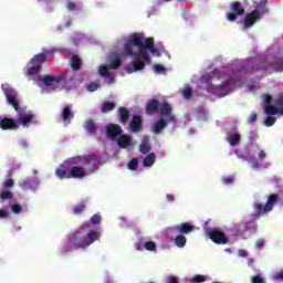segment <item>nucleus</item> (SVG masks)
<instances>
[{"label":"nucleus","mask_w":283,"mask_h":283,"mask_svg":"<svg viewBox=\"0 0 283 283\" xmlns=\"http://www.w3.org/2000/svg\"><path fill=\"white\" fill-rule=\"evenodd\" d=\"M124 54L133 59L130 65L127 66V74H134V72H140L145 70V63H151V54H156L158 49L154 44V38H147L142 33H132L124 44Z\"/></svg>","instance_id":"obj_1"},{"label":"nucleus","mask_w":283,"mask_h":283,"mask_svg":"<svg viewBox=\"0 0 283 283\" xmlns=\"http://www.w3.org/2000/svg\"><path fill=\"white\" fill-rule=\"evenodd\" d=\"M90 222H86L78 230L69 234V251L91 247L101 238V234L94 230L85 233V230L90 229Z\"/></svg>","instance_id":"obj_2"},{"label":"nucleus","mask_w":283,"mask_h":283,"mask_svg":"<svg viewBox=\"0 0 283 283\" xmlns=\"http://www.w3.org/2000/svg\"><path fill=\"white\" fill-rule=\"evenodd\" d=\"M213 78H222V72L218 69H214L212 72L205 74L201 77V81L208 85V90H213L220 97L227 96V94H231V90H233V87L237 85L235 80L233 78H230L221 85H213V83H211Z\"/></svg>","instance_id":"obj_3"},{"label":"nucleus","mask_w":283,"mask_h":283,"mask_svg":"<svg viewBox=\"0 0 283 283\" xmlns=\"http://www.w3.org/2000/svg\"><path fill=\"white\" fill-rule=\"evenodd\" d=\"M40 83H43L45 87H51L53 92L65 90L74 81V77L70 76V72L62 71L57 75H44L38 78Z\"/></svg>","instance_id":"obj_4"},{"label":"nucleus","mask_w":283,"mask_h":283,"mask_svg":"<svg viewBox=\"0 0 283 283\" xmlns=\"http://www.w3.org/2000/svg\"><path fill=\"white\" fill-rule=\"evenodd\" d=\"M255 72H264L265 74H273V72H283V57L273 56L262 60L258 64H253L250 69V74Z\"/></svg>","instance_id":"obj_5"},{"label":"nucleus","mask_w":283,"mask_h":283,"mask_svg":"<svg viewBox=\"0 0 283 283\" xmlns=\"http://www.w3.org/2000/svg\"><path fill=\"white\" fill-rule=\"evenodd\" d=\"M160 113L161 116H168L169 120H176V115H174V108L171 104L168 102H164L160 104L158 99L153 98L146 105V114L148 116H154V114Z\"/></svg>","instance_id":"obj_6"},{"label":"nucleus","mask_w":283,"mask_h":283,"mask_svg":"<svg viewBox=\"0 0 283 283\" xmlns=\"http://www.w3.org/2000/svg\"><path fill=\"white\" fill-rule=\"evenodd\" d=\"M1 90L7 98L8 104L12 105L13 109H19V93L17 92V90L11 87L10 84H2Z\"/></svg>","instance_id":"obj_7"},{"label":"nucleus","mask_w":283,"mask_h":283,"mask_svg":"<svg viewBox=\"0 0 283 283\" xmlns=\"http://www.w3.org/2000/svg\"><path fill=\"white\" fill-rule=\"evenodd\" d=\"M269 10H260V9H254L251 13L247 14L244 20H243V25L245 30H249V28H253L258 21L262 19L263 14H266Z\"/></svg>","instance_id":"obj_8"},{"label":"nucleus","mask_w":283,"mask_h":283,"mask_svg":"<svg viewBox=\"0 0 283 283\" xmlns=\"http://www.w3.org/2000/svg\"><path fill=\"white\" fill-rule=\"evenodd\" d=\"M230 11L227 13V19L230 22L237 21L238 17H242L245 12L244 6L240 1H233L230 3Z\"/></svg>","instance_id":"obj_9"},{"label":"nucleus","mask_w":283,"mask_h":283,"mask_svg":"<svg viewBox=\"0 0 283 283\" xmlns=\"http://www.w3.org/2000/svg\"><path fill=\"white\" fill-rule=\"evenodd\" d=\"M15 111L18 113V118L15 120V123H18V127L19 125H22V127H30V124L34 122V114H32V112L23 111L21 106Z\"/></svg>","instance_id":"obj_10"},{"label":"nucleus","mask_w":283,"mask_h":283,"mask_svg":"<svg viewBox=\"0 0 283 283\" xmlns=\"http://www.w3.org/2000/svg\"><path fill=\"white\" fill-rule=\"evenodd\" d=\"M208 237L214 244H229V238H227V234L218 228L210 229L208 231Z\"/></svg>","instance_id":"obj_11"},{"label":"nucleus","mask_w":283,"mask_h":283,"mask_svg":"<svg viewBox=\"0 0 283 283\" xmlns=\"http://www.w3.org/2000/svg\"><path fill=\"white\" fill-rule=\"evenodd\" d=\"M19 185L24 191H36L39 187V179L35 177H29L20 181Z\"/></svg>","instance_id":"obj_12"},{"label":"nucleus","mask_w":283,"mask_h":283,"mask_svg":"<svg viewBox=\"0 0 283 283\" xmlns=\"http://www.w3.org/2000/svg\"><path fill=\"white\" fill-rule=\"evenodd\" d=\"M169 123H176L175 120H169V116H161L154 125H153V132L154 134H161L163 129H165Z\"/></svg>","instance_id":"obj_13"},{"label":"nucleus","mask_w":283,"mask_h":283,"mask_svg":"<svg viewBox=\"0 0 283 283\" xmlns=\"http://www.w3.org/2000/svg\"><path fill=\"white\" fill-rule=\"evenodd\" d=\"M0 129H2V132L19 129V123L10 117L0 116Z\"/></svg>","instance_id":"obj_14"},{"label":"nucleus","mask_w":283,"mask_h":283,"mask_svg":"<svg viewBox=\"0 0 283 283\" xmlns=\"http://www.w3.org/2000/svg\"><path fill=\"white\" fill-rule=\"evenodd\" d=\"M106 134L111 140H116L117 136L123 134V128L118 124H108L106 126Z\"/></svg>","instance_id":"obj_15"},{"label":"nucleus","mask_w":283,"mask_h":283,"mask_svg":"<svg viewBox=\"0 0 283 283\" xmlns=\"http://www.w3.org/2000/svg\"><path fill=\"white\" fill-rule=\"evenodd\" d=\"M172 229L181 235H189V233H193V231H196V227L189 222L180 223L175 226Z\"/></svg>","instance_id":"obj_16"},{"label":"nucleus","mask_w":283,"mask_h":283,"mask_svg":"<svg viewBox=\"0 0 283 283\" xmlns=\"http://www.w3.org/2000/svg\"><path fill=\"white\" fill-rule=\"evenodd\" d=\"M253 209H254V213L251 214V218H253L254 220H260V218H262V216H264V213H271L270 211L265 210L266 206H264L260 202H254Z\"/></svg>","instance_id":"obj_17"},{"label":"nucleus","mask_w":283,"mask_h":283,"mask_svg":"<svg viewBox=\"0 0 283 283\" xmlns=\"http://www.w3.org/2000/svg\"><path fill=\"white\" fill-rule=\"evenodd\" d=\"M87 176V172L85 171V168L81 166H73L70 168V178H75V179H83Z\"/></svg>","instance_id":"obj_18"},{"label":"nucleus","mask_w":283,"mask_h":283,"mask_svg":"<svg viewBox=\"0 0 283 283\" xmlns=\"http://www.w3.org/2000/svg\"><path fill=\"white\" fill-rule=\"evenodd\" d=\"M129 127H130V132L135 134L140 132L143 129V116L134 115L130 120Z\"/></svg>","instance_id":"obj_19"},{"label":"nucleus","mask_w":283,"mask_h":283,"mask_svg":"<svg viewBox=\"0 0 283 283\" xmlns=\"http://www.w3.org/2000/svg\"><path fill=\"white\" fill-rule=\"evenodd\" d=\"M48 61V55L44 53L35 54L30 61L29 65H35V67H39L41 70V65H43Z\"/></svg>","instance_id":"obj_20"},{"label":"nucleus","mask_w":283,"mask_h":283,"mask_svg":"<svg viewBox=\"0 0 283 283\" xmlns=\"http://www.w3.org/2000/svg\"><path fill=\"white\" fill-rule=\"evenodd\" d=\"M61 118L65 125H70V123H72V118H74V112H72V106H65L63 108Z\"/></svg>","instance_id":"obj_21"},{"label":"nucleus","mask_w":283,"mask_h":283,"mask_svg":"<svg viewBox=\"0 0 283 283\" xmlns=\"http://www.w3.org/2000/svg\"><path fill=\"white\" fill-rule=\"evenodd\" d=\"M55 176H57L60 180H70V170L67 172V163L60 165V167L55 170Z\"/></svg>","instance_id":"obj_22"},{"label":"nucleus","mask_w":283,"mask_h":283,"mask_svg":"<svg viewBox=\"0 0 283 283\" xmlns=\"http://www.w3.org/2000/svg\"><path fill=\"white\" fill-rule=\"evenodd\" d=\"M276 202H280V195L272 193L268 197V201L265 203V211H273V207H275Z\"/></svg>","instance_id":"obj_23"},{"label":"nucleus","mask_w":283,"mask_h":283,"mask_svg":"<svg viewBox=\"0 0 283 283\" xmlns=\"http://www.w3.org/2000/svg\"><path fill=\"white\" fill-rule=\"evenodd\" d=\"M119 149H127L132 145V137L129 135H120L117 139Z\"/></svg>","instance_id":"obj_24"},{"label":"nucleus","mask_w":283,"mask_h":283,"mask_svg":"<svg viewBox=\"0 0 283 283\" xmlns=\"http://www.w3.org/2000/svg\"><path fill=\"white\" fill-rule=\"evenodd\" d=\"M264 113L266 116H275L277 114H283V107H275L273 105H264Z\"/></svg>","instance_id":"obj_25"},{"label":"nucleus","mask_w":283,"mask_h":283,"mask_svg":"<svg viewBox=\"0 0 283 283\" xmlns=\"http://www.w3.org/2000/svg\"><path fill=\"white\" fill-rule=\"evenodd\" d=\"M140 154L147 155L151 151V144L149 143V137H144L139 145Z\"/></svg>","instance_id":"obj_26"},{"label":"nucleus","mask_w":283,"mask_h":283,"mask_svg":"<svg viewBox=\"0 0 283 283\" xmlns=\"http://www.w3.org/2000/svg\"><path fill=\"white\" fill-rule=\"evenodd\" d=\"M120 65H123V60L120 59V55H112L111 64L108 65L109 70H118Z\"/></svg>","instance_id":"obj_27"},{"label":"nucleus","mask_w":283,"mask_h":283,"mask_svg":"<svg viewBox=\"0 0 283 283\" xmlns=\"http://www.w3.org/2000/svg\"><path fill=\"white\" fill-rule=\"evenodd\" d=\"M118 114H119V123L125 125V123H127V120H129V109H127L124 106H120L118 108Z\"/></svg>","instance_id":"obj_28"},{"label":"nucleus","mask_w":283,"mask_h":283,"mask_svg":"<svg viewBox=\"0 0 283 283\" xmlns=\"http://www.w3.org/2000/svg\"><path fill=\"white\" fill-rule=\"evenodd\" d=\"M99 75L103 76L104 78H109V84L114 83V75H112V73H109V66H101L99 67Z\"/></svg>","instance_id":"obj_29"},{"label":"nucleus","mask_w":283,"mask_h":283,"mask_svg":"<svg viewBox=\"0 0 283 283\" xmlns=\"http://www.w3.org/2000/svg\"><path fill=\"white\" fill-rule=\"evenodd\" d=\"M84 128L87 134H96V129H98V126H96V123L93 119H87L84 124Z\"/></svg>","instance_id":"obj_30"},{"label":"nucleus","mask_w":283,"mask_h":283,"mask_svg":"<svg viewBox=\"0 0 283 283\" xmlns=\"http://www.w3.org/2000/svg\"><path fill=\"white\" fill-rule=\"evenodd\" d=\"M258 219L252 218L251 221L244 222L247 233H255L258 231V223H255Z\"/></svg>","instance_id":"obj_31"},{"label":"nucleus","mask_w":283,"mask_h":283,"mask_svg":"<svg viewBox=\"0 0 283 283\" xmlns=\"http://www.w3.org/2000/svg\"><path fill=\"white\" fill-rule=\"evenodd\" d=\"M113 109H116V103L109 101L104 102L101 107L102 114H107L108 112H113Z\"/></svg>","instance_id":"obj_32"},{"label":"nucleus","mask_w":283,"mask_h":283,"mask_svg":"<svg viewBox=\"0 0 283 283\" xmlns=\"http://www.w3.org/2000/svg\"><path fill=\"white\" fill-rule=\"evenodd\" d=\"M156 163V154L155 153H150L148 154L144 160H143V165L144 167H153V165Z\"/></svg>","instance_id":"obj_33"},{"label":"nucleus","mask_w":283,"mask_h":283,"mask_svg":"<svg viewBox=\"0 0 283 283\" xmlns=\"http://www.w3.org/2000/svg\"><path fill=\"white\" fill-rule=\"evenodd\" d=\"M175 244L178 249H184L187 244V237L185 234H179L175 238Z\"/></svg>","instance_id":"obj_34"},{"label":"nucleus","mask_w":283,"mask_h":283,"mask_svg":"<svg viewBox=\"0 0 283 283\" xmlns=\"http://www.w3.org/2000/svg\"><path fill=\"white\" fill-rule=\"evenodd\" d=\"M71 67L75 72L81 70V57L78 55H73L71 59Z\"/></svg>","instance_id":"obj_35"},{"label":"nucleus","mask_w":283,"mask_h":283,"mask_svg":"<svg viewBox=\"0 0 283 283\" xmlns=\"http://www.w3.org/2000/svg\"><path fill=\"white\" fill-rule=\"evenodd\" d=\"M39 72H41V69L39 66L32 65L28 69L24 70V74L25 76H36V74H39Z\"/></svg>","instance_id":"obj_36"},{"label":"nucleus","mask_w":283,"mask_h":283,"mask_svg":"<svg viewBox=\"0 0 283 283\" xmlns=\"http://www.w3.org/2000/svg\"><path fill=\"white\" fill-rule=\"evenodd\" d=\"M253 1V6L256 10H269L266 8V3L269 0H252Z\"/></svg>","instance_id":"obj_37"},{"label":"nucleus","mask_w":283,"mask_h":283,"mask_svg":"<svg viewBox=\"0 0 283 283\" xmlns=\"http://www.w3.org/2000/svg\"><path fill=\"white\" fill-rule=\"evenodd\" d=\"M85 211V202L81 201L80 203H76L73 208V213L75 216H78Z\"/></svg>","instance_id":"obj_38"},{"label":"nucleus","mask_w":283,"mask_h":283,"mask_svg":"<svg viewBox=\"0 0 283 283\" xmlns=\"http://www.w3.org/2000/svg\"><path fill=\"white\" fill-rule=\"evenodd\" d=\"M234 231L239 234L247 233V226L244 222L235 223L233 227Z\"/></svg>","instance_id":"obj_39"},{"label":"nucleus","mask_w":283,"mask_h":283,"mask_svg":"<svg viewBox=\"0 0 283 283\" xmlns=\"http://www.w3.org/2000/svg\"><path fill=\"white\" fill-rule=\"evenodd\" d=\"M66 8L70 10V12H74L76 10H81V4H77L76 2L69 0L66 2Z\"/></svg>","instance_id":"obj_40"},{"label":"nucleus","mask_w":283,"mask_h":283,"mask_svg":"<svg viewBox=\"0 0 283 283\" xmlns=\"http://www.w3.org/2000/svg\"><path fill=\"white\" fill-rule=\"evenodd\" d=\"M229 144L232 147H235V145L240 144V133H235L233 134L230 138H229Z\"/></svg>","instance_id":"obj_41"},{"label":"nucleus","mask_w":283,"mask_h":283,"mask_svg":"<svg viewBox=\"0 0 283 283\" xmlns=\"http://www.w3.org/2000/svg\"><path fill=\"white\" fill-rule=\"evenodd\" d=\"M191 283H202V282H207V276L201 275V274H197L195 275L192 279H190Z\"/></svg>","instance_id":"obj_42"},{"label":"nucleus","mask_w":283,"mask_h":283,"mask_svg":"<svg viewBox=\"0 0 283 283\" xmlns=\"http://www.w3.org/2000/svg\"><path fill=\"white\" fill-rule=\"evenodd\" d=\"M144 249H146V251H156V249H157L156 242H154V241H147V242L144 244Z\"/></svg>","instance_id":"obj_43"},{"label":"nucleus","mask_w":283,"mask_h":283,"mask_svg":"<svg viewBox=\"0 0 283 283\" xmlns=\"http://www.w3.org/2000/svg\"><path fill=\"white\" fill-rule=\"evenodd\" d=\"M128 169H130V171H136V169H138V158H133L128 163Z\"/></svg>","instance_id":"obj_44"},{"label":"nucleus","mask_w":283,"mask_h":283,"mask_svg":"<svg viewBox=\"0 0 283 283\" xmlns=\"http://www.w3.org/2000/svg\"><path fill=\"white\" fill-rule=\"evenodd\" d=\"M275 117L269 115L264 120L265 127H273V125H275Z\"/></svg>","instance_id":"obj_45"},{"label":"nucleus","mask_w":283,"mask_h":283,"mask_svg":"<svg viewBox=\"0 0 283 283\" xmlns=\"http://www.w3.org/2000/svg\"><path fill=\"white\" fill-rule=\"evenodd\" d=\"M86 87H87L88 92H96V90H98V87H101V82L90 83Z\"/></svg>","instance_id":"obj_46"},{"label":"nucleus","mask_w":283,"mask_h":283,"mask_svg":"<svg viewBox=\"0 0 283 283\" xmlns=\"http://www.w3.org/2000/svg\"><path fill=\"white\" fill-rule=\"evenodd\" d=\"M154 70L156 74H165V72H167V69H165V66L161 64H154Z\"/></svg>","instance_id":"obj_47"},{"label":"nucleus","mask_w":283,"mask_h":283,"mask_svg":"<svg viewBox=\"0 0 283 283\" xmlns=\"http://www.w3.org/2000/svg\"><path fill=\"white\" fill-rule=\"evenodd\" d=\"M84 163H87L88 165L92 163H96L97 157L96 155H87L83 157Z\"/></svg>","instance_id":"obj_48"},{"label":"nucleus","mask_w":283,"mask_h":283,"mask_svg":"<svg viewBox=\"0 0 283 283\" xmlns=\"http://www.w3.org/2000/svg\"><path fill=\"white\" fill-rule=\"evenodd\" d=\"M0 198L2 200H10V198H12V192H10V190H3L1 193H0Z\"/></svg>","instance_id":"obj_49"},{"label":"nucleus","mask_w":283,"mask_h":283,"mask_svg":"<svg viewBox=\"0 0 283 283\" xmlns=\"http://www.w3.org/2000/svg\"><path fill=\"white\" fill-rule=\"evenodd\" d=\"M101 220H103V218L101 217V214H94V216L91 218L92 224H101Z\"/></svg>","instance_id":"obj_50"},{"label":"nucleus","mask_w":283,"mask_h":283,"mask_svg":"<svg viewBox=\"0 0 283 283\" xmlns=\"http://www.w3.org/2000/svg\"><path fill=\"white\" fill-rule=\"evenodd\" d=\"M11 211H13V213L19 214L21 213V211H23V208L21 207V205L15 203L11 207Z\"/></svg>","instance_id":"obj_51"},{"label":"nucleus","mask_w":283,"mask_h":283,"mask_svg":"<svg viewBox=\"0 0 283 283\" xmlns=\"http://www.w3.org/2000/svg\"><path fill=\"white\" fill-rule=\"evenodd\" d=\"M273 281L274 282H283V271L276 272L273 275Z\"/></svg>","instance_id":"obj_52"},{"label":"nucleus","mask_w":283,"mask_h":283,"mask_svg":"<svg viewBox=\"0 0 283 283\" xmlns=\"http://www.w3.org/2000/svg\"><path fill=\"white\" fill-rule=\"evenodd\" d=\"M184 97L186 98H191V94H193V91L191 90V87L187 86L186 88H184Z\"/></svg>","instance_id":"obj_53"},{"label":"nucleus","mask_w":283,"mask_h":283,"mask_svg":"<svg viewBox=\"0 0 283 283\" xmlns=\"http://www.w3.org/2000/svg\"><path fill=\"white\" fill-rule=\"evenodd\" d=\"M234 181L235 179L233 177H223L221 179V182H223V185H233Z\"/></svg>","instance_id":"obj_54"},{"label":"nucleus","mask_w":283,"mask_h":283,"mask_svg":"<svg viewBox=\"0 0 283 283\" xmlns=\"http://www.w3.org/2000/svg\"><path fill=\"white\" fill-rule=\"evenodd\" d=\"M263 103L264 105H271L273 103V96L269 94L263 95Z\"/></svg>","instance_id":"obj_55"},{"label":"nucleus","mask_w":283,"mask_h":283,"mask_svg":"<svg viewBox=\"0 0 283 283\" xmlns=\"http://www.w3.org/2000/svg\"><path fill=\"white\" fill-rule=\"evenodd\" d=\"M249 163H250V165L252 166L253 169H258V167H260V163H258L255 157H250Z\"/></svg>","instance_id":"obj_56"},{"label":"nucleus","mask_w":283,"mask_h":283,"mask_svg":"<svg viewBox=\"0 0 283 283\" xmlns=\"http://www.w3.org/2000/svg\"><path fill=\"white\" fill-rule=\"evenodd\" d=\"M14 187V180L13 179H7L4 182V189H10Z\"/></svg>","instance_id":"obj_57"},{"label":"nucleus","mask_w":283,"mask_h":283,"mask_svg":"<svg viewBox=\"0 0 283 283\" xmlns=\"http://www.w3.org/2000/svg\"><path fill=\"white\" fill-rule=\"evenodd\" d=\"M252 283H264V279L262 276H252Z\"/></svg>","instance_id":"obj_58"},{"label":"nucleus","mask_w":283,"mask_h":283,"mask_svg":"<svg viewBox=\"0 0 283 283\" xmlns=\"http://www.w3.org/2000/svg\"><path fill=\"white\" fill-rule=\"evenodd\" d=\"M255 120H258V114L253 113V114H251L248 123L253 124V123H255Z\"/></svg>","instance_id":"obj_59"},{"label":"nucleus","mask_w":283,"mask_h":283,"mask_svg":"<svg viewBox=\"0 0 283 283\" xmlns=\"http://www.w3.org/2000/svg\"><path fill=\"white\" fill-rule=\"evenodd\" d=\"M277 107H283V94H281L276 99Z\"/></svg>","instance_id":"obj_60"},{"label":"nucleus","mask_w":283,"mask_h":283,"mask_svg":"<svg viewBox=\"0 0 283 283\" xmlns=\"http://www.w3.org/2000/svg\"><path fill=\"white\" fill-rule=\"evenodd\" d=\"M259 160H264L266 158V153L264 150H260L258 155Z\"/></svg>","instance_id":"obj_61"},{"label":"nucleus","mask_w":283,"mask_h":283,"mask_svg":"<svg viewBox=\"0 0 283 283\" xmlns=\"http://www.w3.org/2000/svg\"><path fill=\"white\" fill-rule=\"evenodd\" d=\"M167 283H179V282H178V279L176 276L171 275L167 279Z\"/></svg>","instance_id":"obj_62"},{"label":"nucleus","mask_w":283,"mask_h":283,"mask_svg":"<svg viewBox=\"0 0 283 283\" xmlns=\"http://www.w3.org/2000/svg\"><path fill=\"white\" fill-rule=\"evenodd\" d=\"M264 247V239H259L256 241V249H262Z\"/></svg>","instance_id":"obj_63"},{"label":"nucleus","mask_w":283,"mask_h":283,"mask_svg":"<svg viewBox=\"0 0 283 283\" xmlns=\"http://www.w3.org/2000/svg\"><path fill=\"white\" fill-rule=\"evenodd\" d=\"M1 218H8V211L6 210H0V219Z\"/></svg>","instance_id":"obj_64"}]
</instances>
